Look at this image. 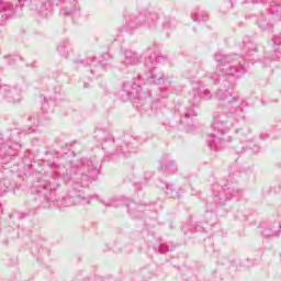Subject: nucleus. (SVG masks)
I'll return each mask as SVG.
<instances>
[{"mask_svg": "<svg viewBox=\"0 0 281 281\" xmlns=\"http://www.w3.org/2000/svg\"><path fill=\"white\" fill-rule=\"evenodd\" d=\"M142 91V81H127L123 83V89L121 93L122 102H128L133 95H137Z\"/></svg>", "mask_w": 281, "mask_h": 281, "instance_id": "nucleus-14", "label": "nucleus"}, {"mask_svg": "<svg viewBox=\"0 0 281 281\" xmlns=\"http://www.w3.org/2000/svg\"><path fill=\"white\" fill-rule=\"evenodd\" d=\"M15 64H16V59H14L12 56H4V65L12 67V65H15Z\"/></svg>", "mask_w": 281, "mask_h": 281, "instance_id": "nucleus-36", "label": "nucleus"}, {"mask_svg": "<svg viewBox=\"0 0 281 281\" xmlns=\"http://www.w3.org/2000/svg\"><path fill=\"white\" fill-rule=\"evenodd\" d=\"M123 56H124L123 65H125L126 67L139 65L140 60H142V56H139V54H137L133 49H125L123 52Z\"/></svg>", "mask_w": 281, "mask_h": 281, "instance_id": "nucleus-18", "label": "nucleus"}, {"mask_svg": "<svg viewBox=\"0 0 281 281\" xmlns=\"http://www.w3.org/2000/svg\"><path fill=\"white\" fill-rule=\"evenodd\" d=\"M220 71L223 74V79L227 80L229 76L240 78V75H238V68L236 67V64H228L220 69Z\"/></svg>", "mask_w": 281, "mask_h": 281, "instance_id": "nucleus-21", "label": "nucleus"}, {"mask_svg": "<svg viewBox=\"0 0 281 281\" xmlns=\"http://www.w3.org/2000/svg\"><path fill=\"white\" fill-rule=\"evenodd\" d=\"M164 175H177V161L168 157H165L160 160V168Z\"/></svg>", "mask_w": 281, "mask_h": 281, "instance_id": "nucleus-19", "label": "nucleus"}, {"mask_svg": "<svg viewBox=\"0 0 281 281\" xmlns=\"http://www.w3.org/2000/svg\"><path fill=\"white\" fill-rule=\"evenodd\" d=\"M47 165H48V166H50V168H55L56 162H54V161H49V160H48V161H47Z\"/></svg>", "mask_w": 281, "mask_h": 281, "instance_id": "nucleus-50", "label": "nucleus"}, {"mask_svg": "<svg viewBox=\"0 0 281 281\" xmlns=\"http://www.w3.org/2000/svg\"><path fill=\"white\" fill-rule=\"evenodd\" d=\"M65 155H69V153H64L60 155V157H65Z\"/></svg>", "mask_w": 281, "mask_h": 281, "instance_id": "nucleus-55", "label": "nucleus"}, {"mask_svg": "<svg viewBox=\"0 0 281 281\" xmlns=\"http://www.w3.org/2000/svg\"><path fill=\"white\" fill-rule=\"evenodd\" d=\"M237 153H243V150H237Z\"/></svg>", "mask_w": 281, "mask_h": 281, "instance_id": "nucleus-59", "label": "nucleus"}, {"mask_svg": "<svg viewBox=\"0 0 281 281\" xmlns=\"http://www.w3.org/2000/svg\"><path fill=\"white\" fill-rule=\"evenodd\" d=\"M260 139H269V134H261Z\"/></svg>", "mask_w": 281, "mask_h": 281, "instance_id": "nucleus-49", "label": "nucleus"}, {"mask_svg": "<svg viewBox=\"0 0 281 281\" xmlns=\"http://www.w3.org/2000/svg\"><path fill=\"white\" fill-rule=\"evenodd\" d=\"M121 251H123V254H132L133 246L132 245L124 246V248Z\"/></svg>", "mask_w": 281, "mask_h": 281, "instance_id": "nucleus-42", "label": "nucleus"}, {"mask_svg": "<svg viewBox=\"0 0 281 281\" xmlns=\"http://www.w3.org/2000/svg\"><path fill=\"white\" fill-rule=\"evenodd\" d=\"M97 281H102V280H97Z\"/></svg>", "mask_w": 281, "mask_h": 281, "instance_id": "nucleus-61", "label": "nucleus"}, {"mask_svg": "<svg viewBox=\"0 0 281 281\" xmlns=\"http://www.w3.org/2000/svg\"><path fill=\"white\" fill-rule=\"evenodd\" d=\"M21 149V131L11 130L0 134V160L10 164Z\"/></svg>", "mask_w": 281, "mask_h": 281, "instance_id": "nucleus-3", "label": "nucleus"}, {"mask_svg": "<svg viewBox=\"0 0 281 281\" xmlns=\"http://www.w3.org/2000/svg\"><path fill=\"white\" fill-rule=\"evenodd\" d=\"M215 99L227 103L213 114L211 131L207 132V146L211 150H224L232 144V136H227V132L243 120L247 102L229 90H217Z\"/></svg>", "mask_w": 281, "mask_h": 281, "instance_id": "nucleus-1", "label": "nucleus"}, {"mask_svg": "<svg viewBox=\"0 0 281 281\" xmlns=\"http://www.w3.org/2000/svg\"><path fill=\"white\" fill-rule=\"evenodd\" d=\"M205 218L207 220L206 223H210V225L214 224V222H212L211 218H216V214L212 213V212H207L205 214Z\"/></svg>", "mask_w": 281, "mask_h": 281, "instance_id": "nucleus-39", "label": "nucleus"}, {"mask_svg": "<svg viewBox=\"0 0 281 281\" xmlns=\"http://www.w3.org/2000/svg\"><path fill=\"white\" fill-rule=\"evenodd\" d=\"M238 58L239 56L236 54H225L223 52H217L214 55V60L217 64L216 69L221 71L223 67H227V65H234Z\"/></svg>", "mask_w": 281, "mask_h": 281, "instance_id": "nucleus-15", "label": "nucleus"}, {"mask_svg": "<svg viewBox=\"0 0 281 281\" xmlns=\"http://www.w3.org/2000/svg\"><path fill=\"white\" fill-rule=\"evenodd\" d=\"M273 42V49H280L281 46V32L272 38Z\"/></svg>", "mask_w": 281, "mask_h": 281, "instance_id": "nucleus-32", "label": "nucleus"}, {"mask_svg": "<svg viewBox=\"0 0 281 281\" xmlns=\"http://www.w3.org/2000/svg\"><path fill=\"white\" fill-rule=\"evenodd\" d=\"M246 148H250L252 153H259L260 151V145L254 143V140H247L246 142Z\"/></svg>", "mask_w": 281, "mask_h": 281, "instance_id": "nucleus-31", "label": "nucleus"}, {"mask_svg": "<svg viewBox=\"0 0 281 281\" xmlns=\"http://www.w3.org/2000/svg\"><path fill=\"white\" fill-rule=\"evenodd\" d=\"M153 55H149V57L145 59V67L149 69L150 74L149 80H151L154 85H161V80H164V72H161L159 68L155 67V61H153Z\"/></svg>", "mask_w": 281, "mask_h": 281, "instance_id": "nucleus-17", "label": "nucleus"}, {"mask_svg": "<svg viewBox=\"0 0 281 281\" xmlns=\"http://www.w3.org/2000/svg\"><path fill=\"white\" fill-rule=\"evenodd\" d=\"M91 74H93V70H91Z\"/></svg>", "mask_w": 281, "mask_h": 281, "instance_id": "nucleus-60", "label": "nucleus"}, {"mask_svg": "<svg viewBox=\"0 0 281 281\" xmlns=\"http://www.w3.org/2000/svg\"><path fill=\"white\" fill-rule=\"evenodd\" d=\"M56 188H60V183H57V184H56Z\"/></svg>", "mask_w": 281, "mask_h": 281, "instance_id": "nucleus-57", "label": "nucleus"}, {"mask_svg": "<svg viewBox=\"0 0 281 281\" xmlns=\"http://www.w3.org/2000/svg\"><path fill=\"white\" fill-rule=\"evenodd\" d=\"M280 225L273 224L272 227L265 228L262 235L267 238H278L280 236Z\"/></svg>", "mask_w": 281, "mask_h": 281, "instance_id": "nucleus-22", "label": "nucleus"}, {"mask_svg": "<svg viewBox=\"0 0 281 281\" xmlns=\"http://www.w3.org/2000/svg\"><path fill=\"white\" fill-rule=\"evenodd\" d=\"M37 194L33 201L32 206L36 209L45 210L50 207L52 203H54L56 190L55 187H52V181H49V176L45 175L37 180Z\"/></svg>", "mask_w": 281, "mask_h": 281, "instance_id": "nucleus-5", "label": "nucleus"}, {"mask_svg": "<svg viewBox=\"0 0 281 281\" xmlns=\"http://www.w3.org/2000/svg\"><path fill=\"white\" fill-rule=\"evenodd\" d=\"M240 194H243V190L238 189L237 183H213V203L216 207H223L229 200V196H240Z\"/></svg>", "mask_w": 281, "mask_h": 281, "instance_id": "nucleus-7", "label": "nucleus"}, {"mask_svg": "<svg viewBox=\"0 0 281 281\" xmlns=\"http://www.w3.org/2000/svg\"><path fill=\"white\" fill-rule=\"evenodd\" d=\"M0 95H4L8 102H12L13 104L21 102V89L12 88L5 83L0 85Z\"/></svg>", "mask_w": 281, "mask_h": 281, "instance_id": "nucleus-16", "label": "nucleus"}, {"mask_svg": "<svg viewBox=\"0 0 281 281\" xmlns=\"http://www.w3.org/2000/svg\"><path fill=\"white\" fill-rule=\"evenodd\" d=\"M274 58H277V60H280V58H281L280 49H274Z\"/></svg>", "mask_w": 281, "mask_h": 281, "instance_id": "nucleus-46", "label": "nucleus"}, {"mask_svg": "<svg viewBox=\"0 0 281 281\" xmlns=\"http://www.w3.org/2000/svg\"><path fill=\"white\" fill-rule=\"evenodd\" d=\"M74 1V3H78V0H72Z\"/></svg>", "mask_w": 281, "mask_h": 281, "instance_id": "nucleus-58", "label": "nucleus"}, {"mask_svg": "<svg viewBox=\"0 0 281 281\" xmlns=\"http://www.w3.org/2000/svg\"><path fill=\"white\" fill-rule=\"evenodd\" d=\"M100 67L101 69H103L104 71H106V69H111V64L109 63H100Z\"/></svg>", "mask_w": 281, "mask_h": 281, "instance_id": "nucleus-43", "label": "nucleus"}, {"mask_svg": "<svg viewBox=\"0 0 281 281\" xmlns=\"http://www.w3.org/2000/svg\"><path fill=\"white\" fill-rule=\"evenodd\" d=\"M201 98H204L205 100H210L212 99V92H210V90H204L203 92H201Z\"/></svg>", "mask_w": 281, "mask_h": 281, "instance_id": "nucleus-40", "label": "nucleus"}, {"mask_svg": "<svg viewBox=\"0 0 281 281\" xmlns=\"http://www.w3.org/2000/svg\"><path fill=\"white\" fill-rule=\"evenodd\" d=\"M183 117H186V120L190 117H196V111H194V109H187V111L183 114Z\"/></svg>", "mask_w": 281, "mask_h": 281, "instance_id": "nucleus-35", "label": "nucleus"}, {"mask_svg": "<svg viewBox=\"0 0 281 281\" xmlns=\"http://www.w3.org/2000/svg\"><path fill=\"white\" fill-rule=\"evenodd\" d=\"M162 27L165 30H172V27H175L172 26V20H170V18L166 19V21L162 22Z\"/></svg>", "mask_w": 281, "mask_h": 281, "instance_id": "nucleus-38", "label": "nucleus"}, {"mask_svg": "<svg viewBox=\"0 0 281 281\" xmlns=\"http://www.w3.org/2000/svg\"><path fill=\"white\" fill-rule=\"evenodd\" d=\"M156 186L160 190H164L166 196H168L169 199H181V196L186 194V189L183 187H177L175 183L158 181Z\"/></svg>", "mask_w": 281, "mask_h": 281, "instance_id": "nucleus-11", "label": "nucleus"}, {"mask_svg": "<svg viewBox=\"0 0 281 281\" xmlns=\"http://www.w3.org/2000/svg\"><path fill=\"white\" fill-rule=\"evenodd\" d=\"M126 25L122 27L123 32H131L138 30V27H155L157 25V20L159 16L157 13H150L148 10H143L142 12L125 11Z\"/></svg>", "mask_w": 281, "mask_h": 281, "instance_id": "nucleus-4", "label": "nucleus"}, {"mask_svg": "<svg viewBox=\"0 0 281 281\" xmlns=\"http://www.w3.org/2000/svg\"><path fill=\"white\" fill-rule=\"evenodd\" d=\"M205 78L211 82V85H218L221 80H223V72L218 74V71L206 72Z\"/></svg>", "mask_w": 281, "mask_h": 281, "instance_id": "nucleus-26", "label": "nucleus"}, {"mask_svg": "<svg viewBox=\"0 0 281 281\" xmlns=\"http://www.w3.org/2000/svg\"><path fill=\"white\" fill-rule=\"evenodd\" d=\"M30 120H31V122H36V117H34V116H31Z\"/></svg>", "mask_w": 281, "mask_h": 281, "instance_id": "nucleus-52", "label": "nucleus"}, {"mask_svg": "<svg viewBox=\"0 0 281 281\" xmlns=\"http://www.w3.org/2000/svg\"><path fill=\"white\" fill-rule=\"evenodd\" d=\"M251 3H260V0H250Z\"/></svg>", "mask_w": 281, "mask_h": 281, "instance_id": "nucleus-51", "label": "nucleus"}, {"mask_svg": "<svg viewBox=\"0 0 281 281\" xmlns=\"http://www.w3.org/2000/svg\"><path fill=\"white\" fill-rule=\"evenodd\" d=\"M50 104H54V101L52 99L50 100L44 99V102L42 103V106H41L42 113H48L50 111V108H49Z\"/></svg>", "mask_w": 281, "mask_h": 281, "instance_id": "nucleus-30", "label": "nucleus"}, {"mask_svg": "<svg viewBox=\"0 0 281 281\" xmlns=\"http://www.w3.org/2000/svg\"><path fill=\"white\" fill-rule=\"evenodd\" d=\"M93 199L98 201V199L102 198L99 195H82V193H80V189L75 192V205H91V201H93Z\"/></svg>", "mask_w": 281, "mask_h": 281, "instance_id": "nucleus-20", "label": "nucleus"}, {"mask_svg": "<svg viewBox=\"0 0 281 281\" xmlns=\"http://www.w3.org/2000/svg\"><path fill=\"white\" fill-rule=\"evenodd\" d=\"M259 27L261 30H270L271 31V30H273V24L259 21Z\"/></svg>", "mask_w": 281, "mask_h": 281, "instance_id": "nucleus-37", "label": "nucleus"}, {"mask_svg": "<svg viewBox=\"0 0 281 281\" xmlns=\"http://www.w3.org/2000/svg\"><path fill=\"white\" fill-rule=\"evenodd\" d=\"M74 144H76V142L69 143L66 146H74Z\"/></svg>", "mask_w": 281, "mask_h": 281, "instance_id": "nucleus-54", "label": "nucleus"}, {"mask_svg": "<svg viewBox=\"0 0 281 281\" xmlns=\"http://www.w3.org/2000/svg\"><path fill=\"white\" fill-rule=\"evenodd\" d=\"M19 4L13 5L11 2L0 0V25H5L10 19H16L22 16L23 7L27 3H32L31 0H18Z\"/></svg>", "mask_w": 281, "mask_h": 281, "instance_id": "nucleus-9", "label": "nucleus"}, {"mask_svg": "<svg viewBox=\"0 0 281 281\" xmlns=\"http://www.w3.org/2000/svg\"><path fill=\"white\" fill-rule=\"evenodd\" d=\"M167 58L168 57H166V56H157V57H155V63H157L158 65H161V63H166Z\"/></svg>", "mask_w": 281, "mask_h": 281, "instance_id": "nucleus-41", "label": "nucleus"}, {"mask_svg": "<svg viewBox=\"0 0 281 281\" xmlns=\"http://www.w3.org/2000/svg\"><path fill=\"white\" fill-rule=\"evenodd\" d=\"M203 229H205L203 226L195 224L194 229H192L191 232H203Z\"/></svg>", "mask_w": 281, "mask_h": 281, "instance_id": "nucleus-45", "label": "nucleus"}, {"mask_svg": "<svg viewBox=\"0 0 281 281\" xmlns=\"http://www.w3.org/2000/svg\"><path fill=\"white\" fill-rule=\"evenodd\" d=\"M103 60H109L111 58V55L109 53H105L102 55Z\"/></svg>", "mask_w": 281, "mask_h": 281, "instance_id": "nucleus-48", "label": "nucleus"}, {"mask_svg": "<svg viewBox=\"0 0 281 281\" xmlns=\"http://www.w3.org/2000/svg\"><path fill=\"white\" fill-rule=\"evenodd\" d=\"M240 60V56L239 58H237V60L234 63V65H239L240 69L238 70V74H241L243 76H245V74H247V66L245 64H243V61H239Z\"/></svg>", "mask_w": 281, "mask_h": 281, "instance_id": "nucleus-33", "label": "nucleus"}, {"mask_svg": "<svg viewBox=\"0 0 281 281\" xmlns=\"http://www.w3.org/2000/svg\"><path fill=\"white\" fill-rule=\"evenodd\" d=\"M98 202L102 203L105 207H122V205L127 206V214L131 218H142L144 212L148 210V205L144 203H135L128 198H111L108 201L98 198Z\"/></svg>", "mask_w": 281, "mask_h": 281, "instance_id": "nucleus-6", "label": "nucleus"}, {"mask_svg": "<svg viewBox=\"0 0 281 281\" xmlns=\"http://www.w3.org/2000/svg\"><path fill=\"white\" fill-rule=\"evenodd\" d=\"M30 213H19L18 214V218H26V216H29Z\"/></svg>", "mask_w": 281, "mask_h": 281, "instance_id": "nucleus-47", "label": "nucleus"}, {"mask_svg": "<svg viewBox=\"0 0 281 281\" xmlns=\"http://www.w3.org/2000/svg\"><path fill=\"white\" fill-rule=\"evenodd\" d=\"M63 179L66 186H69L71 190L60 199L54 198L53 203L59 210L65 207H74L76 205V192H80L82 188H89L90 183L98 181L100 177V168H98V161L93 158H80L70 162V166L64 173L55 171Z\"/></svg>", "mask_w": 281, "mask_h": 281, "instance_id": "nucleus-2", "label": "nucleus"}, {"mask_svg": "<svg viewBox=\"0 0 281 281\" xmlns=\"http://www.w3.org/2000/svg\"><path fill=\"white\" fill-rule=\"evenodd\" d=\"M94 138L102 144V149L105 150L109 157H122V148L120 147V142L122 140H117L116 145L108 128H97L94 131Z\"/></svg>", "mask_w": 281, "mask_h": 281, "instance_id": "nucleus-8", "label": "nucleus"}, {"mask_svg": "<svg viewBox=\"0 0 281 281\" xmlns=\"http://www.w3.org/2000/svg\"><path fill=\"white\" fill-rule=\"evenodd\" d=\"M1 214H3V209H1V206H0V216H1Z\"/></svg>", "mask_w": 281, "mask_h": 281, "instance_id": "nucleus-56", "label": "nucleus"}, {"mask_svg": "<svg viewBox=\"0 0 281 281\" xmlns=\"http://www.w3.org/2000/svg\"><path fill=\"white\" fill-rule=\"evenodd\" d=\"M74 12H76V9L71 8V4H66L60 10L61 16H71Z\"/></svg>", "mask_w": 281, "mask_h": 281, "instance_id": "nucleus-29", "label": "nucleus"}, {"mask_svg": "<svg viewBox=\"0 0 281 281\" xmlns=\"http://www.w3.org/2000/svg\"><path fill=\"white\" fill-rule=\"evenodd\" d=\"M200 99L201 98L199 97V94H196V92H193V99H192L193 106L196 105Z\"/></svg>", "mask_w": 281, "mask_h": 281, "instance_id": "nucleus-44", "label": "nucleus"}, {"mask_svg": "<svg viewBox=\"0 0 281 281\" xmlns=\"http://www.w3.org/2000/svg\"><path fill=\"white\" fill-rule=\"evenodd\" d=\"M150 137L146 134H140L137 136H133L131 134L124 135L123 139L119 142V148H121V158L128 159L131 157V153H135L133 150V144L136 142L137 144H146Z\"/></svg>", "mask_w": 281, "mask_h": 281, "instance_id": "nucleus-10", "label": "nucleus"}, {"mask_svg": "<svg viewBox=\"0 0 281 281\" xmlns=\"http://www.w3.org/2000/svg\"><path fill=\"white\" fill-rule=\"evenodd\" d=\"M41 16L47 18L52 12L54 11V8L52 7V0H48L47 2H43L40 8L37 9Z\"/></svg>", "mask_w": 281, "mask_h": 281, "instance_id": "nucleus-23", "label": "nucleus"}, {"mask_svg": "<svg viewBox=\"0 0 281 281\" xmlns=\"http://www.w3.org/2000/svg\"><path fill=\"white\" fill-rule=\"evenodd\" d=\"M72 60L74 64L78 65L79 67H89L95 59H81L80 57H75Z\"/></svg>", "mask_w": 281, "mask_h": 281, "instance_id": "nucleus-27", "label": "nucleus"}, {"mask_svg": "<svg viewBox=\"0 0 281 281\" xmlns=\"http://www.w3.org/2000/svg\"><path fill=\"white\" fill-rule=\"evenodd\" d=\"M147 239V243L153 247L154 251L158 254H168V251H175V244L172 241H165L161 237L155 238L154 235H150Z\"/></svg>", "mask_w": 281, "mask_h": 281, "instance_id": "nucleus-13", "label": "nucleus"}, {"mask_svg": "<svg viewBox=\"0 0 281 281\" xmlns=\"http://www.w3.org/2000/svg\"><path fill=\"white\" fill-rule=\"evenodd\" d=\"M67 47H69V41L67 40L59 42V44L57 45V52L63 58H69V50L67 49Z\"/></svg>", "mask_w": 281, "mask_h": 281, "instance_id": "nucleus-24", "label": "nucleus"}, {"mask_svg": "<svg viewBox=\"0 0 281 281\" xmlns=\"http://www.w3.org/2000/svg\"><path fill=\"white\" fill-rule=\"evenodd\" d=\"M244 43V60H247V63H258V46L254 44V41H251V37L246 36L243 40Z\"/></svg>", "mask_w": 281, "mask_h": 281, "instance_id": "nucleus-12", "label": "nucleus"}, {"mask_svg": "<svg viewBox=\"0 0 281 281\" xmlns=\"http://www.w3.org/2000/svg\"><path fill=\"white\" fill-rule=\"evenodd\" d=\"M85 89H89V83L83 85Z\"/></svg>", "mask_w": 281, "mask_h": 281, "instance_id": "nucleus-53", "label": "nucleus"}, {"mask_svg": "<svg viewBox=\"0 0 281 281\" xmlns=\"http://www.w3.org/2000/svg\"><path fill=\"white\" fill-rule=\"evenodd\" d=\"M270 12L273 16L281 18V1L280 2H272L270 4Z\"/></svg>", "mask_w": 281, "mask_h": 281, "instance_id": "nucleus-28", "label": "nucleus"}, {"mask_svg": "<svg viewBox=\"0 0 281 281\" xmlns=\"http://www.w3.org/2000/svg\"><path fill=\"white\" fill-rule=\"evenodd\" d=\"M153 176H154L153 171H145L140 183H145V184L148 183V181L153 179Z\"/></svg>", "mask_w": 281, "mask_h": 281, "instance_id": "nucleus-34", "label": "nucleus"}, {"mask_svg": "<svg viewBox=\"0 0 281 281\" xmlns=\"http://www.w3.org/2000/svg\"><path fill=\"white\" fill-rule=\"evenodd\" d=\"M191 19L195 23H204L205 21H209L210 15H207L205 11H195L191 14Z\"/></svg>", "mask_w": 281, "mask_h": 281, "instance_id": "nucleus-25", "label": "nucleus"}]
</instances>
